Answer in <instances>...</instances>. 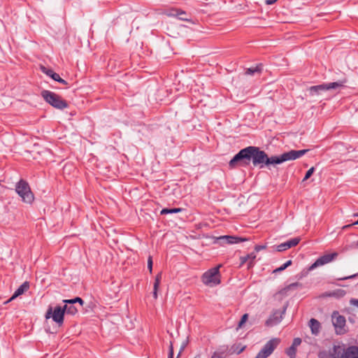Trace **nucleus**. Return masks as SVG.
Returning <instances> with one entry per match:
<instances>
[{"mask_svg":"<svg viewBox=\"0 0 358 358\" xmlns=\"http://www.w3.org/2000/svg\"><path fill=\"white\" fill-rule=\"evenodd\" d=\"M308 150H292L284 152L279 156H272L269 157L268 155L260 150L259 147L252 146V162L254 166H259L262 169L265 166L269 168L271 165L280 164L289 160H294L303 156Z\"/></svg>","mask_w":358,"mask_h":358,"instance_id":"1","label":"nucleus"},{"mask_svg":"<svg viewBox=\"0 0 358 358\" xmlns=\"http://www.w3.org/2000/svg\"><path fill=\"white\" fill-rule=\"evenodd\" d=\"M252 146L246 147L241 149L234 157L229 161V166L231 169H234L237 165L248 166L252 161Z\"/></svg>","mask_w":358,"mask_h":358,"instance_id":"2","label":"nucleus"},{"mask_svg":"<svg viewBox=\"0 0 358 358\" xmlns=\"http://www.w3.org/2000/svg\"><path fill=\"white\" fill-rule=\"evenodd\" d=\"M252 146L246 147L241 149L234 157L229 161V166L231 169H234L237 165L248 166L252 161Z\"/></svg>","mask_w":358,"mask_h":358,"instance_id":"3","label":"nucleus"},{"mask_svg":"<svg viewBox=\"0 0 358 358\" xmlns=\"http://www.w3.org/2000/svg\"><path fill=\"white\" fill-rule=\"evenodd\" d=\"M15 192L24 203L31 204L34 201V195L31 190L29 183L20 179L15 185Z\"/></svg>","mask_w":358,"mask_h":358,"instance_id":"4","label":"nucleus"},{"mask_svg":"<svg viewBox=\"0 0 358 358\" xmlns=\"http://www.w3.org/2000/svg\"><path fill=\"white\" fill-rule=\"evenodd\" d=\"M41 94L48 103L57 109L63 110L69 106L66 100L53 92L44 90Z\"/></svg>","mask_w":358,"mask_h":358,"instance_id":"5","label":"nucleus"},{"mask_svg":"<svg viewBox=\"0 0 358 358\" xmlns=\"http://www.w3.org/2000/svg\"><path fill=\"white\" fill-rule=\"evenodd\" d=\"M346 79H343L337 82L323 83L318 85L311 86L308 88L309 94L310 96H315L320 94L322 92L330 90H335L344 85L346 83Z\"/></svg>","mask_w":358,"mask_h":358,"instance_id":"6","label":"nucleus"},{"mask_svg":"<svg viewBox=\"0 0 358 358\" xmlns=\"http://www.w3.org/2000/svg\"><path fill=\"white\" fill-rule=\"evenodd\" d=\"M220 265L212 268L202 275L201 280L204 285L213 287L220 284Z\"/></svg>","mask_w":358,"mask_h":358,"instance_id":"7","label":"nucleus"},{"mask_svg":"<svg viewBox=\"0 0 358 358\" xmlns=\"http://www.w3.org/2000/svg\"><path fill=\"white\" fill-rule=\"evenodd\" d=\"M280 343V339L274 338L269 340L263 346L255 358H267L269 357Z\"/></svg>","mask_w":358,"mask_h":358,"instance_id":"8","label":"nucleus"},{"mask_svg":"<svg viewBox=\"0 0 358 358\" xmlns=\"http://www.w3.org/2000/svg\"><path fill=\"white\" fill-rule=\"evenodd\" d=\"M64 314L65 311L63 307L60 306H57L54 310H52V307H49L45 313V318H52L55 322L61 326L64 322Z\"/></svg>","mask_w":358,"mask_h":358,"instance_id":"9","label":"nucleus"},{"mask_svg":"<svg viewBox=\"0 0 358 358\" xmlns=\"http://www.w3.org/2000/svg\"><path fill=\"white\" fill-rule=\"evenodd\" d=\"M332 323L336 334L343 335L347 332L345 317L339 315L338 311H334L332 314Z\"/></svg>","mask_w":358,"mask_h":358,"instance_id":"10","label":"nucleus"},{"mask_svg":"<svg viewBox=\"0 0 358 358\" xmlns=\"http://www.w3.org/2000/svg\"><path fill=\"white\" fill-rule=\"evenodd\" d=\"M338 254L336 252L330 254H325L317 258L316 261L312 265L310 266L308 270L312 271L316 268L317 267L329 264L334 261L338 257Z\"/></svg>","mask_w":358,"mask_h":358,"instance_id":"11","label":"nucleus"},{"mask_svg":"<svg viewBox=\"0 0 358 358\" xmlns=\"http://www.w3.org/2000/svg\"><path fill=\"white\" fill-rule=\"evenodd\" d=\"M167 15L169 17H176L181 21H185V22H191L192 21L191 15L180 8L171 9L168 12Z\"/></svg>","mask_w":358,"mask_h":358,"instance_id":"12","label":"nucleus"},{"mask_svg":"<svg viewBox=\"0 0 358 358\" xmlns=\"http://www.w3.org/2000/svg\"><path fill=\"white\" fill-rule=\"evenodd\" d=\"M346 348L344 345H334L329 351V357L320 358H344Z\"/></svg>","mask_w":358,"mask_h":358,"instance_id":"13","label":"nucleus"},{"mask_svg":"<svg viewBox=\"0 0 358 358\" xmlns=\"http://www.w3.org/2000/svg\"><path fill=\"white\" fill-rule=\"evenodd\" d=\"M300 241L301 238L299 237L291 238L282 243L276 245V250L278 252L285 251L292 247L297 245L299 243Z\"/></svg>","mask_w":358,"mask_h":358,"instance_id":"14","label":"nucleus"},{"mask_svg":"<svg viewBox=\"0 0 358 358\" xmlns=\"http://www.w3.org/2000/svg\"><path fill=\"white\" fill-rule=\"evenodd\" d=\"M301 343V339L300 338H294L292 343L289 348L286 349L285 353L289 358H296V348Z\"/></svg>","mask_w":358,"mask_h":358,"instance_id":"15","label":"nucleus"},{"mask_svg":"<svg viewBox=\"0 0 358 358\" xmlns=\"http://www.w3.org/2000/svg\"><path fill=\"white\" fill-rule=\"evenodd\" d=\"M282 319V313L280 311H275L271 315L269 318L266 321L267 326H275L279 324Z\"/></svg>","mask_w":358,"mask_h":358,"instance_id":"16","label":"nucleus"},{"mask_svg":"<svg viewBox=\"0 0 358 358\" xmlns=\"http://www.w3.org/2000/svg\"><path fill=\"white\" fill-rule=\"evenodd\" d=\"M29 288V284L28 282H23L14 292L13 296L5 302V303H8L18 296L22 294L24 292H26Z\"/></svg>","mask_w":358,"mask_h":358,"instance_id":"17","label":"nucleus"},{"mask_svg":"<svg viewBox=\"0 0 358 358\" xmlns=\"http://www.w3.org/2000/svg\"><path fill=\"white\" fill-rule=\"evenodd\" d=\"M222 238L228 241V245L237 244L248 241V238L236 236H222Z\"/></svg>","mask_w":358,"mask_h":358,"instance_id":"18","label":"nucleus"},{"mask_svg":"<svg viewBox=\"0 0 358 358\" xmlns=\"http://www.w3.org/2000/svg\"><path fill=\"white\" fill-rule=\"evenodd\" d=\"M344 358H358V347L352 345L347 348Z\"/></svg>","mask_w":358,"mask_h":358,"instance_id":"19","label":"nucleus"},{"mask_svg":"<svg viewBox=\"0 0 358 358\" xmlns=\"http://www.w3.org/2000/svg\"><path fill=\"white\" fill-rule=\"evenodd\" d=\"M309 322L312 334L317 335L321 328L320 322L315 318H311Z\"/></svg>","mask_w":358,"mask_h":358,"instance_id":"20","label":"nucleus"},{"mask_svg":"<svg viewBox=\"0 0 358 358\" xmlns=\"http://www.w3.org/2000/svg\"><path fill=\"white\" fill-rule=\"evenodd\" d=\"M262 70H263V65H262V64H259L256 65L255 66H252V67L248 68L245 70V73L246 75L253 76L255 73H262Z\"/></svg>","mask_w":358,"mask_h":358,"instance_id":"21","label":"nucleus"},{"mask_svg":"<svg viewBox=\"0 0 358 358\" xmlns=\"http://www.w3.org/2000/svg\"><path fill=\"white\" fill-rule=\"evenodd\" d=\"M65 303V305L63 306V308L65 311V313L71 315H74L78 313V309L75 306V304L67 303Z\"/></svg>","mask_w":358,"mask_h":358,"instance_id":"22","label":"nucleus"},{"mask_svg":"<svg viewBox=\"0 0 358 358\" xmlns=\"http://www.w3.org/2000/svg\"><path fill=\"white\" fill-rule=\"evenodd\" d=\"M162 280V273H159L155 279V282L153 285V297L157 299V290L159 288V286L160 285V282Z\"/></svg>","mask_w":358,"mask_h":358,"instance_id":"23","label":"nucleus"},{"mask_svg":"<svg viewBox=\"0 0 358 358\" xmlns=\"http://www.w3.org/2000/svg\"><path fill=\"white\" fill-rule=\"evenodd\" d=\"M41 71L45 74L50 76L55 81H57V80H59V75L58 73H55L52 69H47L44 66H42Z\"/></svg>","mask_w":358,"mask_h":358,"instance_id":"24","label":"nucleus"},{"mask_svg":"<svg viewBox=\"0 0 358 358\" xmlns=\"http://www.w3.org/2000/svg\"><path fill=\"white\" fill-rule=\"evenodd\" d=\"M183 210H184V209L182 208H164L160 211V215L178 213L182 212Z\"/></svg>","mask_w":358,"mask_h":358,"instance_id":"25","label":"nucleus"},{"mask_svg":"<svg viewBox=\"0 0 358 358\" xmlns=\"http://www.w3.org/2000/svg\"><path fill=\"white\" fill-rule=\"evenodd\" d=\"M245 349V345H242L241 343L234 344L231 346L230 351L231 353H236L237 355L241 354Z\"/></svg>","mask_w":358,"mask_h":358,"instance_id":"26","label":"nucleus"},{"mask_svg":"<svg viewBox=\"0 0 358 358\" xmlns=\"http://www.w3.org/2000/svg\"><path fill=\"white\" fill-rule=\"evenodd\" d=\"M346 294V292L344 289H338L334 291H331L332 297L340 299L343 297Z\"/></svg>","mask_w":358,"mask_h":358,"instance_id":"27","label":"nucleus"},{"mask_svg":"<svg viewBox=\"0 0 358 358\" xmlns=\"http://www.w3.org/2000/svg\"><path fill=\"white\" fill-rule=\"evenodd\" d=\"M64 303H78L80 306H83V303H84V301L79 296H76L75 297L74 299H65L63 301Z\"/></svg>","mask_w":358,"mask_h":358,"instance_id":"28","label":"nucleus"},{"mask_svg":"<svg viewBox=\"0 0 358 358\" xmlns=\"http://www.w3.org/2000/svg\"><path fill=\"white\" fill-rule=\"evenodd\" d=\"M246 257L248 259V268L253 266V264H254L253 262L256 258L255 252H253L250 254H248V255H246Z\"/></svg>","mask_w":358,"mask_h":358,"instance_id":"29","label":"nucleus"},{"mask_svg":"<svg viewBox=\"0 0 358 358\" xmlns=\"http://www.w3.org/2000/svg\"><path fill=\"white\" fill-rule=\"evenodd\" d=\"M292 264V260H288L285 263H284L282 265H281L280 267L275 268L273 271V273H278L284 271L285 268H287L289 266H290Z\"/></svg>","mask_w":358,"mask_h":358,"instance_id":"30","label":"nucleus"},{"mask_svg":"<svg viewBox=\"0 0 358 358\" xmlns=\"http://www.w3.org/2000/svg\"><path fill=\"white\" fill-rule=\"evenodd\" d=\"M248 315L247 313L243 314L241 318V320L239 321L238 324V327L241 328L243 325L245 323V322L248 320Z\"/></svg>","mask_w":358,"mask_h":358,"instance_id":"31","label":"nucleus"},{"mask_svg":"<svg viewBox=\"0 0 358 358\" xmlns=\"http://www.w3.org/2000/svg\"><path fill=\"white\" fill-rule=\"evenodd\" d=\"M315 171V168L314 167H311L310 169H309L306 173V175L303 179V181H305L306 180H308L312 175L313 173H314Z\"/></svg>","mask_w":358,"mask_h":358,"instance_id":"32","label":"nucleus"},{"mask_svg":"<svg viewBox=\"0 0 358 358\" xmlns=\"http://www.w3.org/2000/svg\"><path fill=\"white\" fill-rule=\"evenodd\" d=\"M152 257L150 255L148 258V268L150 273L152 272Z\"/></svg>","mask_w":358,"mask_h":358,"instance_id":"33","label":"nucleus"},{"mask_svg":"<svg viewBox=\"0 0 358 358\" xmlns=\"http://www.w3.org/2000/svg\"><path fill=\"white\" fill-rule=\"evenodd\" d=\"M169 358H173V346L172 341L170 342L169 349Z\"/></svg>","mask_w":358,"mask_h":358,"instance_id":"34","label":"nucleus"},{"mask_svg":"<svg viewBox=\"0 0 358 358\" xmlns=\"http://www.w3.org/2000/svg\"><path fill=\"white\" fill-rule=\"evenodd\" d=\"M357 276H358V273L351 275H349V276H345V277L338 278V280H348V279H352Z\"/></svg>","mask_w":358,"mask_h":358,"instance_id":"35","label":"nucleus"},{"mask_svg":"<svg viewBox=\"0 0 358 358\" xmlns=\"http://www.w3.org/2000/svg\"><path fill=\"white\" fill-rule=\"evenodd\" d=\"M247 262H248V259L246 255L241 256L240 257V266H243Z\"/></svg>","mask_w":358,"mask_h":358,"instance_id":"36","label":"nucleus"},{"mask_svg":"<svg viewBox=\"0 0 358 358\" xmlns=\"http://www.w3.org/2000/svg\"><path fill=\"white\" fill-rule=\"evenodd\" d=\"M218 242L220 245H228V241L227 240H224V239H222V236H220L218 238Z\"/></svg>","mask_w":358,"mask_h":358,"instance_id":"37","label":"nucleus"},{"mask_svg":"<svg viewBox=\"0 0 358 358\" xmlns=\"http://www.w3.org/2000/svg\"><path fill=\"white\" fill-rule=\"evenodd\" d=\"M266 248V245H256L255 247V252H259L261 251L262 250H264Z\"/></svg>","mask_w":358,"mask_h":358,"instance_id":"38","label":"nucleus"},{"mask_svg":"<svg viewBox=\"0 0 358 358\" xmlns=\"http://www.w3.org/2000/svg\"><path fill=\"white\" fill-rule=\"evenodd\" d=\"M57 82H58L61 84L65 85L68 84L67 81L61 78L60 76L59 77V80H57Z\"/></svg>","mask_w":358,"mask_h":358,"instance_id":"39","label":"nucleus"},{"mask_svg":"<svg viewBox=\"0 0 358 358\" xmlns=\"http://www.w3.org/2000/svg\"><path fill=\"white\" fill-rule=\"evenodd\" d=\"M350 303H351V304L358 307V299H352L350 300Z\"/></svg>","mask_w":358,"mask_h":358,"instance_id":"40","label":"nucleus"},{"mask_svg":"<svg viewBox=\"0 0 358 358\" xmlns=\"http://www.w3.org/2000/svg\"><path fill=\"white\" fill-rule=\"evenodd\" d=\"M323 296H327V297H332L331 296V292H325L322 294Z\"/></svg>","mask_w":358,"mask_h":358,"instance_id":"41","label":"nucleus"},{"mask_svg":"<svg viewBox=\"0 0 358 358\" xmlns=\"http://www.w3.org/2000/svg\"><path fill=\"white\" fill-rule=\"evenodd\" d=\"M275 1H276V0H266V3L268 5H271V4L274 3Z\"/></svg>","mask_w":358,"mask_h":358,"instance_id":"42","label":"nucleus"},{"mask_svg":"<svg viewBox=\"0 0 358 358\" xmlns=\"http://www.w3.org/2000/svg\"><path fill=\"white\" fill-rule=\"evenodd\" d=\"M211 358H222V356H220V355L217 354L216 352H215V353L212 355Z\"/></svg>","mask_w":358,"mask_h":358,"instance_id":"43","label":"nucleus"},{"mask_svg":"<svg viewBox=\"0 0 358 358\" xmlns=\"http://www.w3.org/2000/svg\"><path fill=\"white\" fill-rule=\"evenodd\" d=\"M353 216L358 217V213H354ZM357 224H358V220L357 221H355L354 223H352L351 225H357Z\"/></svg>","mask_w":358,"mask_h":358,"instance_id":"44","label":"nucleus"},{"mask_svg":"<svg viewBox=\"0 0 358 358\" xmlns=\"http://www.w3.org/2000/svg\"><path fill=\"white\" fill-rule=\"evenodd\" d=\"M185 344H183V345L181 346V348H180V352H179V353H178V356H177V358H178V357H179V356H180V355L181 352L185 349Z\"/></svg>","mask_w":358,"mask_h":358,"instance_id":"45","label":"nucleus"},{"mask_svg":"<svg viewBox=\"0 0 358 358\" xmlns=\"http://www.w3.org/2000/svg\"><path fill=\"white\" fill-rule=\"evenodd\" d=\"M194 358H200V356L199 355L196 356Z\"/></svg>","mask_w":358,"mask_h":358,"instance_id":"46","label":"nucleus"},{"mask_svg":"<svg viewBox=\"0 0 358 358\" xmlns=\"http://www.w3.org/2000/svg\"><path fill=\"white\" fill-rule=\"evenodd\" d=\"M356 246L358 247V241H357Z\"/></svg>","mask_w":358,"mask_h":358,"instance_id":"47","label":"nucleus"},{"mask_svg":"<svg viewBox=\"0 0 358 358\" xmlns=\"http://www.w3.org/2000/svg\"><path fill=\"white\" fill-rule=\"evenodd\" d=\"M296 284L295 283H292V285H291L292 286H294V285H296Z\"/></svg>","mask_w":358,"mask_h":358,"instance_id":"48","label":"nucleus"}]
</instances>
